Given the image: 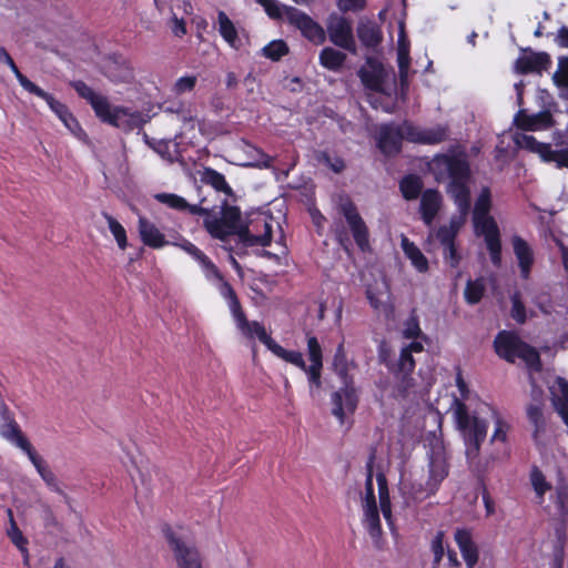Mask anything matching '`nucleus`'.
<instances>
[{"mask_svg":"<svg viewBox=\"0 0 568 568\" xmlns=\"http://www.w3.org/2000/svg\"><path fill=\"white\" fill-rule=\"evenodd\" d=\"M463 444L469 469L483 474L481 445L487 437L495 408L486 402H453L449 408Z\"/></svg>","mask_w":568,"mask_h":568,"instance_id":"obj_1","label":"nucleus"},{"mask_svg":"<svg viewBox=\"0 0 568 568\" xmlns=\"http://www.w3.org/2000/svg\"><path fill=\"white\" fill-rule=\"evenodd\" d=\"M490 207V190L488 187H483L476 199L474 206V229L477 235L484 237L493 264L499 266L501 262L500 234L496 221L489 214Z\"/></svg>","mask_w":568,"mask_h":568,"instance_id":"obj_2","label":"nucleus"},{"mask_svg":"<svg viewBox=\"0 0 568 568\" xmlns=\"http://www.w3.org/2000/svg\"><path fill=\"white\" fill-rule=\"evenodd\" d=\"M268 351L272 352L274 356L302 369L307 376L311 392L322 386L323 353L318 339L315 336L307 337V354L311 362L308 366L301 352L287 351L276 342L273 343Z\"/></svg>","mask_w":568,"mask_h":568,"instance_id":"obj_3","label":"nucleus"},{"mask_svg":"<svg viewBox=\"0 0 568 568\" xmlns=\"http://www.w3.org/2000/svg\"><path fill=\"white\" fill-rule=\"evenodd\" d=\"M267 16L273 19L285 18L292 26L296 27L302 34L315 44H321L325 41L326 34L324 29L315 22L310 16L301 10L282 4L277 0H256Z\"/></svg>","mask_w":568,"mask_h":568,"instance_id":"obj_4","label":"nucleus"},{"mask_svg":"<svg viewBox=\"0 0 568 568\" xmlns=\"http://www.w3.org/2000/svg\"><path fill=\"white\" fill-rule=\"evenodd\" d=\"M496 353L508 362L514 363L517 358L523 359L530 372L540 369L538 352L524 343L518 335L511 332H500L495 338Z\"/></svg>","mask_w":568,"mask_h":568,"instance_id":"obj_5","label":"nucleus"},{"mask_svg":"<svg viewBox=\"0 0 568 568\" xmlns=\"http://www.w3.org/2000/svg\"><path fill=\"white\" fill-rule=\"evenodd\" d=\"M223 298L227 302L236 328L240 333L248 339L257 338L266 346L267 349H270L275 341L267 334L263 324L256 321H247L234 290H230L223 285Z\"/></svg>","mask_w":568,"mask_h":568,"instance_id":"obj_6","label":"nucleus"},{"mask_svg":"<svg viewBox=\"0 0 568 568\" xmlns=\"http://www.w3.org/2000/svg\"><path fill=\"white\" fill-rule=\"evenodd\" d=\"M371 459H373L371 457ZM372 460H369L368 467H371ZM362 509H363V518L362 524L371 538L373 539V542L375 546L381 547V540H382V524H381V517H379V510L377 508L375 493H374V486H373V475H372V468L368 469L366 483H365V494L362 497Z\"/></svg>","mask_w":568,"mask_h":568,"instance_id":"obj_7","label":"nucleus"},{"mask_svg":"<svg viewBox=\"0 0 568 568\" xmlns=\"http://www.w3.org/2000/svg\"><path fill=\"white\" fill-rule=\"evenodd\" d=\"M494 423V430L489 439L491 449L486 456L481 457V463L485 464L483 473H485L495 462L506 459L510 454L508 443V433L510 429L507 420L495 409L490 418Z\"/></svg>","mask_w":568,"mask_h":568,"instance_id":"obj_8","label":"nucleus"},{"mask_svg":"<svg viewBox=\"0 0 568 568\" xmlns=\"http://www.w3.org/2000/svg\"><path fill=\"white\" fill-rule=\"evenodd\" d=\"M428 479L426 481L427 495H433L439 488L442 481L448 476L449 465L444 442L434 437L430 440L428 452Z\"/></svg>","mask_w":568,"mask_h":568,"instance_id":"obj_9","label":"nucleus"},{"mask_svg":"<svg viewBox=\"0 0 568 568\" xmlns=\"http://www.w3.org/2000/svg\"><path fill=\"white\" fill-rule=\"evenodd\" d=\"M343 386L331 396L332 414L344 424L346 418L353 415L357 408L359 395L349 376L342 378Z\"/></svg>","mask_w":568,"mask_h":568,"instance_id":"obj_10","label":"nucleus"},{"mask_svg":"<svg viewBox=\"0 0 568 568\" xmlns=\"http://www.w3.org/2000/svg\"><path fill=\"white\" fill-rule=\"evenodd\" d=\"M337 210L344 216L357 246L362 251H367L369 248L368 229L355 204L348 196L341 195L337 202Z\"/></svg>","mask_w":568,"mask_h":568,"instance_id":"obj_11","label":"nucleus"},{"mask_svg":"<svg viewBox=\"0 0 568 568\" xmlns=\"http://www.w3.org/2000/svg\"><path fill=\"white\" fill-rule=\"evenodd\" d=\"M428 168L435 179L440 182L447 179L465 176L469 166L467 161L460 155L437 154L428 163Z\"/></svg>","mask_w":568,"mask_h":568,"instance_id":"obj_12","label":"nucleus"},{"mask_svg":"<svg viewBox=\"0 0 568 568\" xmlns=\"http://www.w3.org/2000/svg\"><path fill=\"white\" fill-rule=\"evenodd\" d=\"M34 95L47 102L50 110L59 118L74 138L84 143L88 142L87 133L64 103L58 101L52 94L45 92L41 88L38 89Z\"/></svg>","mask_w":568,"mask_h":568,"instance_id":"obj_13","label":"nucleus"},{"mask_svg":"<svg viewBox=\"0 0 568 568\" xmlns=\"http://www.w3.org/2000/svg\"><path fill=\"white\" fill-rule=\"evenodd\" d=\"M358 74L363 84L368 90L386 95L390 94L392 88L387 83L389 74L377 60L367 59Z\"/></svg>","mask_w":568,"mask_h":568,"instance_id":"obj_14","label":"nucleus"},{"mask_svg":"<svg viewBox=\"0 0 568 568\" xmlns=\"http://www.w3.org/2000/svg\"><path fill=\"white\" fill-rule=\"evenodd\" d=\"M102 122L124 131L134 129L140 123V114L129 108L120 105H111L109 100L105 101L103 111L95 114Z\"/></svg>","mask_w":568,"mask_h":568,"instance_id":"obj_15","label":"nucleus"},{"mask_svg":"<svg viewBox=\"0 0 568 568\" xmlns=\"http://www.w3.org/2000/svg\"><path fill=\"white\" fill-rule=\"evenodd\" d=\"M514 141L518 148L537 153L545 161H555L558 168H568V151L554 153L550 144L538 142L532 135L526 132L516 133Z\"/></svg>","mask_w":568,"mask_h":568,"instance_id":"obj_16","label":"nucleus"},{"mask_svg":"<svg viewBox=\"0 0 568 568\" xmlns=\"http://www.w3.org/2000/svg\"><path fill=\"white\" fill-rule=\"evenodd\" d=\"M202 214H205L204 226L207 232L216 239L224 240L233 234L236 229V223L240 217V212L236 207H227L223 217H217L209 213L205 209Z\"/></svg>","mask_w":568,"mask_h":568,"instance_id":"obj_17","label":"nucleus"},{"mask_svg":"<svg viewBox=\"0 0 568 568\" xmlns=\"http://www.w3.org/2000/svg\"><path fill=\"white\" fill-rule=\"evenodd\" d=\"M276 222L271 215L258 214L247 226L244 240L250 245L267 246L272 241L273 226Z\"/></svg>","mask_w":568,"mask_h":568,"instance_id":"obj_18","label":"nucleus"},{"mask_svg":"<svg viewBox=\"0 0 568 568\" xmlns=\"http://www.w3.org/2000/svg\"><path fill=\"white\" fill-rule=\"evenodd\" d=\"M170 546L179 568H203L200 551L193 544L176 537H171Z\"/></svg>","mask_w":568,"mask_h":568,"instance_id":"obj_19","label":"nucleus"},{"mask_svg":"<svg viewBox=\"0 0 568 568\" xmlns=\"http://www.w3.org/2000/svg\"><path fill=\"white\" fill-rule=\"evenodd\" d=\"M404 133L406 140L414 143L422 144H437L444 141L447 136V129L443 125L433 128H419L409 122H404Z\"/></svg>","mask_w":568,"mask_h":568,"instance_id":"obj_20","label":"nucleus"},{"mask_svg":"<svg viewBox=\"0 0 568 568\" xmlns=\"http://www.w3.org/2000/svg\"><path fill=\"white\" fill-rule=\"evenodd\" d=\"M329 40L337 47L355 52V41L349 22L342 17H332L327 24Z\"/></svg>","mask_w":568,"mask_h":568,"instance_id":"obj_21","label":"nucleus"},{"mask_svg":"<svg viewBox=\"0 0 568 568\" xmlns=\"http://www.w3.org/2000/svg\"><path fill=\"white\" fill-rule=\"evenodd\" d=\"M424 351V344L422 341H412L408 345L404 346L400 351V355L397 362V373L403 374L404 389L400 390V396H407L408 388L410 387V379H406L405 376L412 373L415 368V361L413 358L414 353H422Z\"/></svg>","mask_w":568,"mask_h":568,"instance_id":"obj_22","label":"nucleus"},{"mask_svg":"<svg viewBox=\"0 0 568 568\" xmlns=\"http://www.w3.org/2000/svg\"><path fill=\"white\" fill-rule=\"evenodd\" d=\"M403 139H406L404 123L400 125L385 124L378 132V146L385 154L397 153Z\"/></svg>","mask_w":568,"mask_h":568,"instance_id":"obj_23","label":"nucleus"},{"mask_svg":"<svg viewBox=\"0 0 568 568\" xmlns=\"http://www.w3.org/2000/svg\"><path fill=\"white\" fill-rule=\"evenodd\" d=\"M404 28V22L399 21V33L397 40V64L402 90L406 89L408 85L410 65L409 41L406 38Z\"/></svg>","mask_w":568,"mask_h":568,"instance_id":"obj_24","label":"nucleus"},{"mask_svg":"<svg viewBox=\"0 0 568 568\" xmlns=\"http://www.w3.org/2000/svg\"><path fill=\"white\" fill-rule=\"evenodd\" d=\"M511 244L519 266L520 276L524 280H527L535 263L532 247L524 239L517 235L513 236Z\"/></svg>","mask_w":568,"mask_h":568,"instance_id":"obj_25","label":"nucleus"},{"mask_svg":"<svg viewBox=\"0 0 568 568\" xmlns=\"http://www.w3.org/2000/svg\"><path fill=\"white\" fill-rule=\"evenodd\" d=\"M468 181L469 170L465 176L460 179H452L447 186V193L454 200L457 210H463L464 213L469 212L470 209V192L468 187Z\"/></svg>","mask_w":568,"mask_h":568,"instance_id":"obj_26","label":"nucleus"},{"mask_svg":"<svg viewBox=\"0 0 568 568\" xmlns=\"http://www.w3.org/2000/svg\"><path fill=\"white\" fill-rule=\"evenodd\" d=\"M514 121L523 131H540L550 128L552 124L549 111H540L535 114H528L526 111H519Z\"/></svg>","mask_w":568,"mask_h":568,"instance_id":"obj_27","label":"nucleus"},{"mask_svg":"<svg viewBox=\"0 0 568 568\" xmlns=\"http://www.w3.org/2000/svg\"><path fill=\"white\" fill-rule=\"evenodd\" d=\"M103 72L114 83H130L134 79L133 69L124 59L109 58Z\"/></svg>","mask_w":568,"mask_h":568,"instance_id":"obj_28","label":"nucleus"},{"mask_svg":"<svg viewBox=\"0 0 568 568\" xmlns=\"http://www.w3.org/2000/svg\"><path fill=\"white\" fill-rule=\"evenodd\" d=\"M138 229L142 242L150 247L161 248L171 244L170 241L165 240L164 234L156 227V225L145 217H139Z\"/></svg>","mask_w":568,"mask_h":568,"instance_id":"obj_29","label":"nucleus"},{"mask_svg":"<svg viewBox=\"0 0 568 568\" xmlns=\"http://www.w3.org/2000/svg\"><path fill=\"white\" fill-rule=\"evenodd\" d=\"M455 541L467 568H474L478 561V549L473 540L470 531L467 529H457L455 531Z\"/></svg>","mask_w":568,"mask_h":568,"instance_id":"obj_30","label":"nucleus"},{"mask_svg":"<svg viewBox=\"0 0 568 568\" xmlns=\"http://www.w3.org/2000/svg\"><path fill=\"white\" fill-rule=\"evenodd\" d=\"M27 456L48 488L52 491L61 493L60 483L44 458L34 448Z\"/></svg>","mask_w":568,"mask_h":568,"instance_id":"obj_31","label":"nucleus"},{"mask_svg":"<svg viewBox=\"0 0 568 568\" xmlns=\"http://www.w3.org/2000/svg\"><path fill=\"white\" fill-rule=\"evenodd\" d=\"M0 436L21 449L26 455L33 449L31 443L22 434L18 424L12 419H6L0 425Z\"/></svg>","mask_w":568,"mask_h":568,"instance_id":"obj_32","label":"nucleus"},{"mask_svg":"<svg viewBox=\"0 0 568 568\" xmlns=\"http://www.w3.org/2000/svg\"><path fill=\"white\" fill-rule=\"evenodd\" d=\"M550 63V58L545 52L527 53L519 57L516 61L515 68L519 73L541 72L547 69Z\"/></svg>","mask_w":568,"mask_h":568,"instance_id":"obj_33","label":"nucleus"},{"mask_svg":"<svg viewBox=\"0 0 568 568\" xmlns=\"http://www.w3.org/2000/svg\"><path fill=\"white\" fill-rule=\"evenodd\" d=\"M217 30L223 40L233 49L239 50L242 47V40L239 37L237 29L224 11L217 12Z\"/></svg>","mask_w":568,"mask_h":568,"instance_id":"obj_34","label":"nucleus"},{"mask_svg":"<svg viewBox=\"0 0 568 568\" xmlns=\"http://www.w3.org/2000/svg\"><path fill=\"white\" fill-rule=\"evenodd\" d=\"M442 203L440 194L435 190H426L420 199V213L423 221L430 225Z\"/></svg>","mask_w":568,"mask_h":568,"instance_id":"obj_35","label":"nucleus"},{"mask_svg":"<svg viewBox=\"0 0 568 568\" xmlns=\"http://www.w3.org/2000/svg\"><path fill=\"white\" fill-rule=\"evenodd\" d=\"M400 246L405 256L410 261L416 271L425 273L428 270V260L423 252L405 235L400 236Z\"/></svg>","mask_w":568,"mask_h":568,"instance_id":"obj_36","label":"nucleus"},{"mask_svg":"<svg viewBox=\"0 0 568 568\" xmlns=\"http://www.w3.org/2000/svg\"><path fill=\"white\" fill-rule=\"evenodd\" d=\"M72 87L81 98L85 99L90 103L95 114L103 111L105 101L108 100L106 97L97 93L92 88L82 81L73 82Z\"/></svg>","mask_w":568,"mask_h":568,"instance_id":"obj_37","label":"nucleus"},{"mask_svg":"<svg viewBox=\"0 0 568 568\" xmlns=\"http://www.w3.org/2000/svg\"><path fill=\"white\" fill-rule=\"evenodd\" d=\"M357 36L364 45L371 48L378 45L382 41V31L373 21H361L357 27Z\"/></svg>","mask_w":568,"mask_h":568,"instance_id":"obj_38","label":"nucleus"},{"mask_svg":"<svg viewBox=\"0 0 568 568\" xmlns=\"http://www.w3.org/2000/svg\"><path fill=\"white\" fill-rule=\"evenodd\" d=\"M155 199L172 209L184 211L187 210L191 214H202L204 209L199 207L197 205L189 204L185 199L172 193H159L155 195Z\"/></svg>","mask_w":568,"mask_h":568,"instance_id":"obj_39","label":"nucleus"},{"mask_svg":"<svg viewBox=\"0 0 568 568\" xmlns=\"http://www.w3.org/2000/svg\"><path fill=\"white\" fill-rule=\"evenodd\" d=\"M346 60V54L331 47L324 48L320 53L321 64L332 71L341 69Z\"/></svg>","mask_w":568,"mask_h":568,"instance_id":"obj_40","label":"nucleus"},{"mask_svg":"<svg viewBox=\"0 0 568 568\" xmlns=\"http://www.w3.org/2000/svg\"><path fill=\"white\" fill-rule=\"evenodd\" d=\"M200 267H201V271L204 274L205 278L209 282H211L214 285H216V288H217V291H219V293L221 294L222 297H223V285H225L230 290H233L231 287V285L227 282L224 281V278H223L222 274L220 273L219 268L216 267V265L210 258H207V261L204 262Z\"/></svg>","mask_w":568,"mask_h":568,"instance_id":"obj_41","label":"nucleus"},{"mask_svg":"<svg viewBox=\"0 0 568 568\" xmlns=\"http://www.w3.org/2000/svg\"><path fill=\"white\" fill-rule=\"evenodd\" d=\"M376 480L378 485L381 511L383 513V516L386 519V521L390 525L392 505L388 495L387 480L383 474H378Z\"/></svg>","mask_w":568,"mask_h":568,"instance_id":"obj_42","label":"nucleus"},{"mask_svg":"<svg viewBox=\"0 0 568 568\" xmlns=\"http://www.w3.org/2000/svg\"><path fill=\"white\" fill-rule=\"evenodd\" d=\"M529 478L536 494L537 501L541 504L544 501L545 494L551 489V485L546 480L544 474L536 466L531 468Z\"/></svg>","mask_w":568,"mask_h":568,"instance_id":"obj_43","label":"nucleus"},{"mask_svg":"<svg viewBox=\"0 0 568 568\" xmlns=\"http://www.w3.org/2000/svg\"><path fill=\"white\" fill-rule=\"evenodd\" d=\"M399 186L406 200H415L420 194L423 182L416 175H407L403 178Z\"/></svg>","mask_w":568,"mask_h":568,"instance_id":"obj_44","label":"nucleus"},{"mask_svg":"<svg viewBox=\"0 0 568 568\" xmlns=\"http://www.w3.org/2000/svg\"><path fill=\"white\" fill-rule=\"evenodd\" d=\"M103 217L105 219L109 230L112 233L114 240L116 241L119 248L125 250L128 247L125 229L112 215L103 213Z\"/></svg>","mask_w":568,"mask_h":568,"instance_id":"obj_45","label":"nucleus"},{"mask_svg":"<svg viewBox=\"0 0 568 568\" xmlns=\"http://www.w3.org/2000/svg\"><path fill=\"white\" fill-rule=\"evenodd\" d=\"M402 334L405 338H412L413 341H422L423 344L427 339L426 336L423 335L422 333L418 317L415 314V312H413V314L404 323Z\"/></svg>","mask_w":568,"mask_h":568,"instance_id":"obj_46","label":"nucleus"},{"mask_svg":"<svg viewBox=\"0 0 568 568\" xmlns=\"http://www.w3.org/2000/svg\"><path fill=\"white\" fill-rule=\"evenodd\" d=\"M204 180L214 187L217 192H223L225 194L231 193V187L229 186L223 174L219 173L213 169H206L204 172Z\"/></svg>","mask_w":568,"mask_h":568,"instance_id":"obj_47","label":"nucleus"},{"mask_svg":"<svg viewBox=\"0 0 568 568\" xmlns=\"http://www.w3.org/2000/svg\"><path fill=\"white\" fill-rule=\"evenodd\" d=\"M527 415L531 424L535 426L534 436L538 439L539 435L546 428V419L544 417L542 409L540 405H530L527 409Z\"/></svg>","mask_w":568,"mask_h":568,"instance_id":"obj_48","label":"nucleus"},{"mask_svg":"<svg viewBox=\"0 0 568 568\" xmlns=\"http://www.w3.org/2000/svg\"><path fill=\"white\" fill-rule=\"evenodd\" d=\"M287 52V44L283 40H273L262 49V54L274 61L280 60Z\"/></svg>","mask_w":568,"mask_h":568,"instance_id":"obj_49","label":"nucleus"},{"mask_svg":"<svg viewBox=\"0 0 568 568\" xmlns=\"http://www.w3.org/2000/svg\"><path fill=\"white\" fill-rule=\"evenodd\" d=\"M485 291V284L483 278L475 281H468L465 288V298L470 304H476L480 301Z\"/></svg>","mask_w":568,"mask_h":568,"instance_id":"obj_50","label":"nucleus"},{"mask_svg":"<svg viewBox=\"0 0 568 568\" xmlns=\"http://www.w3.org/2000/svg\"><path fill=\"white\" fill-rule=\"evenodd\" d=\"M554 82L566 91L568 95V57H560L558 60V69L554 73Z\"/></svg>","mask_w":568,"mask_h":568,"instance_id":"obj_51","label":"nucleus"},{"mask_svg":"<svg viewBox=\"0 0 568 568\" xmlns=\"http://www.w3.org/2000/svg\"><path fill=\"white\" fill-rule=\"evenodd\" d=\"M333 366H334L336 374L341 378H345V376H348V364H347L346 355H345L344 347L342 344L338 345V347L336 348L334 359H333Z\"/></svg>","mask_w":568,"mask_h":568,"instance_id":"obj_52","label":"nucleus"},{"mask_svg":"<svg viewBox=\"0 0 568 568\" xmlns=\"http://www.w3.org/2000/svg\"><path fill=\"white\" fill-rule=\"evenodd\" d=\"M4 64H7L11 71L14 73L18 82L20 83V85L26 90L28 91L29 93L31 94H34L38 89L40 87H38L37 84H34L32 81H30L26 75H23L18 67L16 65L14 61L12 60V58L9 59L8 62H6Z\"/></svg>","mask_w":568,"mask_h":568,"instance_id":"obj_53","label":"nucleus"},{"mask_svg":"<svg viewBox=\"0 0 568 568\" xmlns=\"http://www.w3.org/2000/svg\"><path fill=\"white\" fill-rule=\"evenodd\" d=\"M9 537L11 541L19 548L23 556V561L26 565L29 564V552L27 549V539L23 537L22 532L17 528L12 527L11 530H9Z\"/></svg>","mask_w":568,"mask_h":568,"instance_id":"obj_54","label":"nucleus"},{"mask_svg":"<svg viewBox=\"0 0 568 568\" xmlns=\"http://www.w3.org/2000/svg\"><path fill=\"white\" fill-rule=\"evenodd\" d=\"M511 317L519 324L525 323L527 315L526 308L520 300L519 293L511 296Z\"/></svg>","mask_w":568,"mask_h":568,"instance_id":"obj_55","label":"nucleus"},{"mask_svg":"<svg viewBox=\"0 0 568 568\" xmlns=\"http://www.w3.org/2000/svg\"><path fill=\"white\" fill-rule=\"evenodd\" d=\"M196 81L197 79L195 75L181 77L175 81L173 91L175 94L191 92L194 89Z\"/></svg>","mask_w":568,"mask_h":568,"instance_id":"obj_56","label":"nucleus"},{"mask_svg":"<svg viewBox=\"0 0 568 568\" xmlns=\"http://www.w3.org/2000/svg\"><path fill=\"white\" fill-rule=\"evenodd\" d=\"M456 386L459 390V397H455L453 402H481L470 394L467 384L460 373H458L456 376Z\"/></svg>","mask_w":568,"mask_h":568,"instance_id":"obj_57","label":"nucleus"},{"mask_svg":"<svg viewBox=\"0 0 568 568\" xmlns=\"http://www.w3.org/2000/svg\"><path fill=\"white\" fill-rule=\"evenodd\" d=\"M248 151L253 154V160L250 162V165L260 166V168H268L272 164V158L264 153L262 150L254 148L252 145H247Z\"/></svg>","mask_w":568,"mask_h":568,"instance_id":"obj_58","label":"nucleus"},{"mask_svg":"<svg viewBox=\"0 0 568 568\" xmlns=\"http://www.w3.org/2000/svg\"><path fill=\"white\" fill-rule=\"evenodd\" d=\"M317 160H318V162L328 166L335 173H339L341 171H343V169L345 166L344 161L342 159H339L337 156L332 158L329 154H327L325 152H321L317 155Z\"/></svg>","mask_w":568,"mask_h":568,"instance_id":"obj_59","label":"nucleus"},{"mask_svg":"<svg viewBox=\"0 0 568 568\" xmlns=\"http://www.w3.org/2000/svg\"><path fill=\"white\" fill-rule=\"evenodd\" d=\"M366 293H367V298H368L371 305L375 310H377V311L383 310V311L389 312V313L393 312L392 306L384 303L383 300L377 294H375L371 288H368Z\"/></svg>","mask_w":568,"mask_h":568,"instance_id":"obj_60","label":"nucleus"},{"mask_svg":"<svg viewBox=\"0 0 568 568\" xmlns=\"http://www.w3.org/2000/svg\"><path fill=\"white\" fill-rule=\"evenodd\" d=\"M444 258L453 267H456L459 264L460 256L457 253L455 243L444 246Z\"/></svg>","mask_w":568,"mask_h":568,"instance_id":"obj_61","label":"nucleus"},{"mask_svg":"<svg viewBox=\"0 0 568 568\" xmlns=\"http://www.w3.org/2000/svg\"><path fill=\"white\" fill-rule=\"evenodd\" d=\"M456 235L457 234L447 226H442L437 232V237L443 247L455 243Z\"/></svg>","mask_w":568,"mask_h":568,"instance_id":"obj_62","label":"nucleus"},{"mask_svg":"<svg viewBox=\"0 0 568 568\" xmlns=\"http://www.w3.org/2000/svg\"><path fill=\"white\" fill-rule=\"evenodd\" d=\"M365 0H337V7L342 11H357L364 8Z\"/></svg>","mask_w":568,"mask_h":568,"instance_id":"obj_63","label":"nucleus"},{"mask_svg":"<svg viewBox=\"0 0 568 568\" xmlns=\"http://www.w3.org/2000/svg\"><path fill=\"white\" fill-rule=\"evenodd\" d=\"M171 30L175 37L182 38L186 34V24L183 19L178 18L175 14L171 18Z\"/></svg>","mask_w":568,"mask_h":568,"instance_id":"obj_64","label":"nucleus"}]
</instances>
